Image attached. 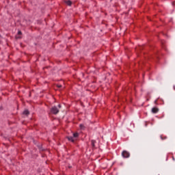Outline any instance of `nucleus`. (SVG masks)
<instances>
[{
	"label": "nucleus",
	"mask_w": 175,
	"mask_h": 175,
	"mask_svg": "<svg viewBox=\"0 0 175 175\" xmlns=\"http://www.w3.org/2000/svg\"><path fill=\"white\" fill-rule=\"evenodd\" d=\"M51 113L52 114H58L59 113V109L56 106L52 107L51 109Z\"/></svg>",
	"instance_id": "1"
},
{
	"label": "nucleus",
	"mask_w": 175,
	"mask_h": 175,
	"mask_svg": "<svg viewBox=\"0 0 175 175\" xmlns=\"http://www.w3.org/2000/svg\"><path fill=\"white\" fill-rule=\"evenodd\" d=\"M122 157H123V158H129V157H131V154L126 150H123L122 152Z\"/></svg>",
	"instance_id": "2"
},
{
	"label": "nucleus",
	"mask_w": 175,
	"mask_h": 175,
	"mask_svg": "<svg viewBox=\"0 0 175 175\" xmlns=\"http://www.w3.org/2000/svg\"><path fill=\"white\" fill-rule=\"evenodd\" d=\"M159 111V109H158V107H154L152 108V113H153V114H157V113H158Z\"/></svg>",
	"instance_id": "3"
},
{
	"label": "nucleus",
	"mask_w": 175,
	"mask_h": 175,
	"mask_svg": "<svg viewBox=\"0 0 175 175\" xmlns=\"http://www.w3.org/2000/svg\"><path fill=\"white\" fill-rule=\"evenodd\" d=\"M68 139L70 142H72V143L75 142V137H74L69 136V137H68Z\"/></svg>",
	"instance_id": "4"
},
{
	"label": "nucleus",
	"mask_w": 175,
	"mask_h": 175,
	"mask_svg": "<svg viewBox=\"0 0 175 175\" xmlns=\"http://www.w3.org/2000/svg\"><path fill=\"white\" fill-rule=\"evenodd\" d=\"M80 129H81L82 131H84L85 129V126H84V124H81L79 125Z\"/></svg>",
	"instance_id": "5"
},
{
	"label": "nucleus",
	"mask_w": 175,
	"mask_h": 175,
	"mask_svg": "<svg viewBox=\"0 0 175 175\" xmlns=\"http://www.w3.org/2000/svg\"><path fill=\"white\" fill-rule=\"evenodd\" d=\"M23 114L25 116H28V114H29V111H28V109H25L24 111H23Z\"/></svg>",
	"instance_id": "6"
},
{
	"label": "nucleus",
	"mask_w": 175,
	"mask_h": 175,
	"mask_svg": "<svg viewBox=\"0 0 175 175\" xmlns=\"http://www.w3.org/2000/svg\"><path fill=\"white\" fill-rule=\"evenodd\" d=\"M95 143H96V142L95 140L92 139L91 141V144H92V147H95Z\"/></svg>",
	"instance_id": "7"
},
{
	"label": "nucleus",
	"mask_w": 175,
	"mask_h": 175,
	"mask_svg": "<svg viewBox=\"0 0 175 175\" xmlns=\"http://www.w3.org/2000/svg\"><path fill=\"white\" fill-rule=\"evenodd\" d=\"M66 3L68 6H71V5H72V1H66Z\"/></svg>",
	"instance_id": "8"
},
{
	"label": "nucleus",
	"mask_w": 175,
	"mask_h": 175,
	"mask_svg": "<svg viewBox=\"0 0 175 175\" xmlns=\"http://www.w3.org/2000/svg\"><path fill=\"white\" fill-rule=\"evenodd\" d=\"M73 137H79V133H73Z\"/></svg>",
	"instance_id": "9"
},
{
	"label": "nucleus",
	"mask_w": 175,
	"mask_h": 175,
	"mask_svg": "<svg viewBox=\"0 0 175 175\" xmlns=\"http://www.w3.org/2000/svg\"><path fill=\"white\" fill-rule=\"evenodd\" d=\"M57 87H58V88H61V87H62V85H57Z\"/></svg>",
	"instance_id": "10"
},
{
	"label": "nucleus",
	"mask_w": 175,
	"mask_h": 175,
	"mask_svg": "<svg viewBox=\"0 0 175 175\" xmlns=\"http://www.w3.org/2000/svg\"><path fill=\"white\" fill-rule=\"evenodd\" d=\"M58 107H59V109H61V107H62L61 104L58 105Z\"/></svg>",
	"instance_id": "11"
},
{
	"label": "nucleus",
	"mask_w": 175,
	"mask_h": 175,
	"mask_svg": "<svg viewBox=\"0 0 175 175\" xmlns=\"http://www.w3.org/2000/svg\"><path fill=\"white\" fill-rule=\"evenodd\" d=\"M18 35H21V31H19L18 32Z\"/></svg>",
	"instance_id": "12"
}]
</instances>
